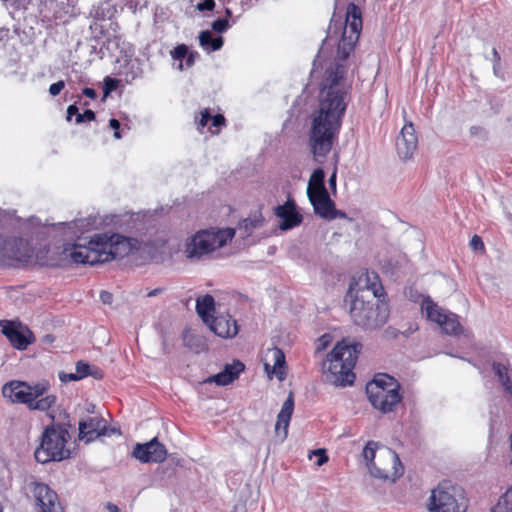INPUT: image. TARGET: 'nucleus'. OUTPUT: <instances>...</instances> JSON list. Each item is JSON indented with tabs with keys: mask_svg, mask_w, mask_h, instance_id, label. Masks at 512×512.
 I'll return each instance as SVG.
<instances>
[{
	"mask_svg": "<svg viewBox=\"0 0 512 512\" xmlns=\"http://www.w3.org/2000/svg\"><path fill=\"white\" fill-rule=\"evenodd\" d=\"M359 35L327 34L313 62L312 76L316 73L320 54L336 46V57L326 64L319 83L318 108L310 116L308 144L316 161L326 158L338 139L353 83V71H350L347 58Z\"/></svg>",
	"mask_w": 512,
	"mask_h": 512,
	"instance_id": "1",
	"label": "nucleus"
},
{
	"mask_svg": "<svg viewBox=\"0 0 512 512\" xmlns=\"http://www.w3.org/2000/svg\"><path fill=\"white\" fill-rule=\"evenodd\" d=\"M361 348L360 343L348 344L345 341L337 343L323 364L324 369L327 370L326 380L335 386L352 385L355 379L353 368Z\"/></svg>",
	"mask_w": 512,
	"mask_h": 512,
	"instance_id": "2",
	"label": "nucleus"
},
{
	"mask_svg": "<svg viewBox=\"0 0 512 512\" xmlns=\"http://www.w3.org/2000/svg\"><path fill=\"white\" fill-rule=\"evenodd\" d=\"M50 385L47 381L29 384L13 380L3 385L2 395L12 403L25 404L30 410L48 411L57 401L53 394H47Z\"/></svg>",
	"mask_w": 512,
	"mask_h": 512,
	"instance_id": "3",
	"label": "nucleus"
},
{
	"mask_svg": "<svg viewBox=\"0 0 512 512\" xmlns=\"http://www.w3.org/2000/svg\"><path fill=\"white\" fill-rule=\"evenodd\" d=\"M69 426L52 423L44 429L40 437V443L34 452L37 462L45 464L51 461H62L70 457L71 451L67 448L70 438Z\"/></svg>",
	"mask_w": 512,
	"mask_h": 512,
	"instance_id": "4",
	"label": "nucleus"
},
{
	"mask_svg": "<svg viewBox=\"0 0 512 512\" xmlns=\"http://www.w3.org/2000/svg\"><path fill=\"white\" fill-rule=\"evenodd\" d=\"M350 316L354 324L365 329H377L384 325L389 317L388 306L379 298L356 293L350 307Z\"/></svg>",
	"mask_w": 512,
	"mask_h": 512,
	"instance_id": "5",
	"label": "nucleus"
},
{
	"mask_svg": "<svg viewBox=\"0 0 512 512\" xmlns=\"http://www.w3.org/2000/svg\"><path fill=\"white\" fill-rule=\"evenodd\" d=\"M400 388L394 377L380 373L366 384V394L372 407L386 414L393 412L402 401Z\"/></svg>",
	"mask_w": 512,
	"mask_h": 512,
	"instance_id": "6",
	"label": "nucleus"
},
{
	"mask_svg": "<svg viewBox=\"0 0 512 512\" xmlns=\"http://www.w3.org/2000/svg\"><path fill=\"white\" fill-rule=\"evenodd\" d=\"M234 235L235 230L230 228L200 230L186 241L184 254L192 262L200 261L225 246Z\"/></svg>",
	"mask_w": 512,
	"mask_h": 512,
	"instance_id": "7",
	"label": "nucleus"
},
{
	"mask_svg": "<svg viewBox=\"0 0 512 512\" xmlns=\"http://www.w3.org/2000/svg\"><path fill=\"white\" fill-rule=\"evenodd\" d=\"M467 500L461 487L443 481L435 487L428 499L429 512H466Z\"/></svg>",
	"mask_w": 512,
	"mask_h": 512,
	"instance_id": "8",
	"label": "nucleus"
},
{
	"mask_svg": "<svg viewBox=\"0 0 512 512\" xmlns=\"http://www.w3.org/2000/svg\"><path fill=\"white\" fill-rule=\"evenodd\" d=\"M97 239L104 263L128 256L141 248V242L138 239L117 233H100L97 234Z\"/></svg>",
	"mask_w": 512,
	"mask_h": 512,
	"instance_id": "9",
	"label": "nucleus"
},
{
	"mask_svg": "<svg viewBox=\"0 0 512 512\" xmlns=\"http://www.w3.org/2000/svg\"><path fill=\"white\" fill-rule=\"evenodd\" d=\"M372 477L395 482L404 473L403 465L398 454L387 447L378 451L376 463L369 465Z\"/></svg>",
	"mask_w": 512,
	"mask_h": 512,
	"instance_id": "10",
	"label": "nucleus"
},
{
	"mask_svg": "<svg viewBox=\"0 0 512 512\" xmlns=\"http://www.w3.org/2000/svg\"><path fill=\"white\" fill-rule=\"evenodd\" d=\"M421 311L429 321L437 323L448 335H458L462 330L458 316L440 307L428 295L422 296Z\"/></svg>",
	"mask_w": 512,
	"mask_h": 512,
	"instance_id": "11",
	"label": "nucleus"
},
{
	"mask_svg": "<svg viewBox=\"0 0 512 512\" xmlns=\"http://www.w3.org/2000/svg\"><path fill=\"white\" fill-rule=\"evenodd\" d=\"M0 327L10 344L18 350H25L34 341L33 333L21 322L0 320Z\"/></svg>",
	"mask_w": 512,
	"mask_h": 512,
	"instance_id": "12",
	"label": "nucleus"
},
{
	"mask_svg": "<svg viewBox=\"0 0 512 512\" xmlns=\"http://www.w3.org/2000/svg\"><path fill=\"white\" fill-rule=\"evenodd\" d=\"M97 239V234L94 235L87 245L75 244L70 252V258L74 263L77 264H88V265H96L103 264L104 260L102 257V252Z\"/></svg>",
	"mask_w": 512,
	"mask_h": 512,
	"instance_id": "13",
	"label": "nucleus"
},
{
	"mask_svg": "<svg viewBox=\"0 0 512 512\" xmlns=\"http://www.w3.org/2000/svg\"><path fill=\"white\" fill-rule=\"evenodd\" d=\"M132 456L141 463H161L167 457V450L157 438L146 443H137L132 451Z\"/></svg>",
	"mask_w": 512,
	"mask_h": 512,
	"instance_id": "14",
	"label": "nucleus"
},
{
	"mask_svg": "<svg viewBox=\"0 0 512 512\" xmlns=\"http://www.w3.org/2000/svg\"><path fill=\"white\" fill-rule=\"evenodd\" d=\"M274 214L280 219L279 229L282 231L291 230L299 226L303 221V217L297 210L295 201L290 197L284 204L274 208Z\"/></svg>",
	"mask_w": 512,
	"mask_h": 512,
	"instance_id": "15",
	"label": "nucleus"
},
{
	"mask_svg": "<svg viewBox=\"0 0 512 512\" xmlns=\"http://www.w3.org/2000/svg\"><path fill=\"white\" fill-rule=\"evenodd\" d=\"M418 147V139L412 123L405 124L396 139V151L402 160L413 157Z\"/></svg>",
	"mask_w": 512,
	"mask_h": 512,
	"instance_id": "16",
	"label": "nucleus"
},
{
	"mask_svg": "<svg viewBox=\"0 0 512 512\" xmlns=\"http://www.w3.org/2000/svg\"><path fill=\"white\" fill-rule=\"evenodd\" d=\"M103 224V220L95 215H89L85 218H78L70 222H60L54 224V227H64V235L69 238L77 236L78 233L83 234L92 229H96Z\"/></svg>",
	"mask_w": 512,
	"mask_h": 512,
	"instance_id": "17",
	"label": "nucleus"
},
{
	"mask_svg": "<svg viewBox=\"0 0 512 512\" xmlns=\"http://www.w3.org/2000/svg\"><path fill=\"white\" fill-rule=\"evenodd\" d=\"M101 435H110L104 419L93 417L79 422V438L81 440L91 442Z\"/></svg>",
	"mask_w": 512,
	"mask_h": 512,
	"instance_id": "18",
	"label": "nucleus"
},
{
	"mask_svg": "<svg viewBox=\"0 0 512 512\" xmlns=\"http://www.w3.org/2000/svg\"><path fill=\"white\" fill-rule=\"evenodd\" d=\"M33 494L41 508V512H59V507L57 506L58 496L48 485L37 483Z\"/></svg>",
	"mask_w": 512,
	"mask_h": 512,
	"instance_id": "19",
	"label": "nucleus"
},
{
	"mask_svg": "<svg viewBox=\"0 0 512 512\" xmlns=\"http://www.w3.org/2000/svg\"><path fill=\"white\" fill-rule=\"evenodd\" d=\"M244 369L245 365L241 361L234 360L232 363L226 364L221 372L208 377L204 383H215L218 386H226L236 380Z\"/></svg>",
	"mask_w": 512,
	"mask_h": 512,
	"instance_id": "20",
	"label": "nucleus"
},
{
	"mask_svg": "<svg viewBox=\"0 0 512 512\" xmlns=\"http://www.w3.org/2000/svg\"><path fill=\"white\" fill-rule=\"evenodd\" d=\"M207 325L214 334L222 338H232L238 333L236 320L228 315L213 317Z\"/></svg>",
	"mask_w": 512,
	"mask_h": 512,
	"instance_id": "21",
	"label": "nucleus"
},
{
	"mask_svg": "<svg viewBox=\"0 0 512 512\" xmlns=\"http://www.w3.org/2000/svg\"><path fill=\"white\" fill-rule=\"evenodd\" d=\"M364 293V295L372 296V298H380L384 294L383 286L380 283L379 276L375 272H366L364 277L359 279V289L356 293Z\"/></svg>",
	"mask_w": 512,
	"mask_h": 512,
	"instance_id": "22",
	"label": "nucleus"
},
{
	"mask_svg": "<svg viewBox=\"0 0 512 512\" xmlns=\"http://www.w3.org/2000/svg\"><path fill=\"white\" fill-rule=\"evenodd\" d=\"M308 198L313 206L315 214L328 220L335 207V203L330 198L328 191L309 195Z\"/></svg>",
	"mask_w": 512,
	"mask_h": 512,
	"instance_id": "23",
	"label": "nucleus"
},
{
	"mask_svg": "<svg viewBox=\"0 0 512 512\" xmlns=\"http://www.w3.org/2000/svg\"><path fill=\"white\" fill-rule=\"evenodd\" d=\"M294 410V399L293 394L290 393L285 402L282 405V408L277 416V422L275 425V431L278 435H280L282 430V437L286 438L288 434V427L291 420V416Z\"/></svg>",
	"mask_w": 512,
	"mask_h": 512,
	"instance_id": "24",
	"label": "nucleus"
},
{
	"mask_svg": "<svg viewBox=\"0 0 512 512\" xmlns=\"http://www.w3.org/2000/svg\"><path fill=\"white\" fill-rule=\"evenodd\" d=\"M110 9L105 12L104 7H97L91 12L94 17L93 23L90 25V29L99 30V32H108L110 30L115 31L117 24L112 21Z\"/></svg>",
	"mask_w": 512,
	"mask_h": 512,
	"instance_id": "25",
	"label": "nucleus"
},
{
	"mask_svg": "<svg viewBox=\"0 0 512 512\" xmlns=\"http://www.w3.org/2000/svg\"><path fill=\"white\" fill-rule=\"evenodd\" d=\"M215 310L214 298L206 294L203 297H199L196 300V312L200 318L207 324L213 317L211 313Z\"/></svg>",
	"mask_w": 512,
	"mask_h": 512,
	"instance_id": "26",
	"label": "nucleus"
},
{
	"mask_svg": "<svg viewBox=\"0 0 512 512\" xmlns=\"http://www.w3.org/2000/svg\"><path fill=\"white\" fill-rule=\"evenodd\" d=\"M492 369L507 394V400L510 401L512 399V381L510 380L508 368L500 362H494Z\"/></svg>",
	"mask_w": 512,
	"mask_h": 512,
	"instance_id": "27",
	"label": "nucleus"
},
{
	"mask_svg": "<svg viewBox=\"0 0 512 512\" xmlns=\"http://www.w3.org/2000/svg\"><path fill=\"white\" fill-rule=\"evenodd\" d=\"M326 191L325 172L322 168H317L313 171L308 181L307 195H314Z\"/></svg>",
	"mask_w": 512,
	"mask_h": 512,
	"instance_id": "28",
	"label": "nucleus"
},
{
	"mask_svg": "<svg viewBox=\"0 0 512 512\" xmlns=\"http://www.w3.org/2000/svg\"><path fill=\"white\" fill-rule=\"evenodd\" d=\"M264 218L261 213L254 214L243 221H241L238 225V232L242 237H247L251 235L252 231L256 228H260L263 225Z\"/></svg>",
	"mask_w": 512,
	"mask_h": 512,
	"instance_id": "29",
	"label": "nucleus"
},
{
	"mask_svg": "<svg viewBox=\"0 0 512 512\" xmlns=\"http://www.w3.org/2000/svg\"><path fill=\"white\" fill-rule=\"evenodd\" d=\"M199 43L208 53L219 50L223 46L221 34H199Z\"/></svg>",
	"mask_w": 512,
	"mask_h": 512,
	"instance_id": "30",
	"label": "nucleus"
},
{
	"mask_svg": "<svg viewBox=\"0 0 512 512\" xmlns=\"http://www.w3.org/2000/svg\"><path fill=\"white\" fill-rule=\"evenodd\" d=\"M347 26L350 28L351 32L362 31L361 10L355 4H350L347 8L346 27Z\"/></svg>",
	"mask_w": 512,
	"mask_h": 512,
	"instance_id": "31",
	"label": "nucleus"
},
{
	"mask_svg": "<svg viewBox=\"0 0 512 512\" xmlns=\"http://www.w3.org/2000/svg\"><path fill=\"white\" fill-rule=\"evenodd\" d=\"M271 356L273 359V373L276 375L279 381H283L285 379L286 373L284 370L285 365V355L279 348H273L271 351Z\"/></svg>",
	"mask_w": 512,
	"mask_h": 512,
	"instance_id": "32",
	"label": "nucleus"
},
{
	"mask_svg": "<svg viewBox=\"0 0 512 512\" xmlns=\"http://www.w3.org/2000/svg\"><path fill=\"white\" fill-rule=\"evenodd\" d=\"M380 448L378 442L375 441H369L364 447L362 455L368 468L370 464L376 463L375 459H377Z\"/></svg>",
	"mask_w": 512,
	"mask_h": 512,
	"instance_id": "33",
	"label": "nucleus"
},
{
	"mask_svg": "<svg viewBox=\"0 0 512 512\" xmlns=\"http://www.w3.org/2000/svg\"><path fill=\"white\" fill-rule=\"evenodd\" d=\"M493 512H512V487L500 497Z\"/></svg>",
	"mask_w": 512,
	"mask_h": 512,
	"instance_id": "34",
	"label": "nucleus"
},
{
	"mask_svg": "<svg viewBox=\"0 0 512 512\" xmlns=\"http://www.w3.org/2000/svg\"><path fill=\"white\" fill-rule=\"evenodd\" d=\"M189 51L188 47L184 44L178 45L171 51V56L174 61H178L176 68L180 71L184 69V60L187 57Z\"/></svg>",
	"mask_w": 512,
	"mask_h": 512,
	"instance_id": "35",
	"label": "nucleus"
},
{
	"mask_svg": "<svg viewBox=\"0 0 512 512\" xmlns=\"http://www.w3.org/2000/svg\"><path fill=\"white\" fill-rule=\"evenodd\" d=\"M75 373H76L78 379L81 380L90 375L91 366L87 362L78 361L76 363V372Z\"/></svg>",
	"mask_w": 512,
	"mask_h": 512,
	"instance_id": "36",
	"label": "nucleus"
},
{
	"mask_svg": "<svg viewBox=\"0 0 512 512\" xmlns=\"http://www.w3.org/2000/svg\"><path fill=\"white\" fill-rule=\"evenodd\" d=\"M118 83H119V81L117 79L107 76L104 79V87H103L104 96L105 97L108 96L113 90H115L118 87Z\"/></svg>",
	"mask_w": 512,
	"mask_h": 512,
	"instance_id": "37",
	"label": "nucleus"
},
{
	"mask_svg": "<svg viewBox=\"0 0 512 512\" xmlns=\"http://www.w3.org/2000/svg\"><path fill=\"white\" fill-rule=\"evenodd\" d=\"M211 127L209 128L212 133H218V130L221 126L225 124V118L221 114H217L214 116H211Z\"/></svg>",
	"mask_w": 512,
	"mask_h": 512,
	"instance_id": "38",
	"label": "nucleus"
},
{
	"mask_svg": "<svg viewBox=\"0 0 512 512\" xmlns=\"http://www.w3.org/2000/svg\"><path fill=\"white\" fill-rule=\"evenodd\" d=\"M95 118L96 114L94 113V111L86 109L83 113L77 115V117L75 118V122L77 124H82L87 121H94Z\"/></svg>",
	"mask_w": 512,
	"mask_h": 512,
	"instance_id": "39",
	"label": "nucleus"
},
{
	"mask_svg": "<svg viewBox=\"0 0 512 512\" xmlns=\"http://www.w3.org/2000/svg\"><path fill=\"white\" fill-rule=\"evenodd\" d=\"M211 114L208 109H205L200 112V117L196 118V123L198 125V129L207 126L211 120Z\"/></svg>",
	"mask_w": 512,
	"mask_h": 512,
	"instance_id": "40",
	"label": "nucleus"
},
{
	"mask_svg": "<svg viewBox=\"0 0 512 512\" xmlns=\"http://www.w3.org/2000/svg\"><path fill=\"white\" fill-rule=\"evenodd\" d=\"M211 26L213 32H224L226 29H228L229 24L226 18H218L212 22Z\"/></svg>",
	"mask_w": 512,
	"mask_h": 512,
	"instance_id": "41",
	"label": "nucleus"
},
{
	"mask_svg": "<svg viewBox=\"0 0 512 512\" xmlns=\"http://www.w3.org/2000/svg\"><path fill=\"white\" fill-rule=\"evenodd\" d=\"M469 246L474 251H484L485 246L482 238L478 235H474L469 242Z\"/></svg>",
	"mask_w": 512,
	"mask_h": 512,
	"instance_id": "42",
	"label": "nucleus"
},
{
	"mask_svg": "<svg viewBox=\"0 0 512 512\" xmlns=\"http://www.w3.org/2000/svg\"><path fill=\"white\" fill-rule=\"evenodd\" d=\"M65 82L63 80H60L56 83H53L49 87V93L51 96L55 97L60 94V92L64 89Z\"/></svg>",
	"mask_w": 512,
	"mask_h": 512,
	"instance_id": "43",
	"label": "nucleus"
},
{
	"mask_svg": "<svg viewBox=\"0 0 512 512\" xmlns=\"http://www.w3.org/2000/svg\"><path fill=\"white\" fill-rule=\"evenodd\" d=\"M313 454H315L318 457V459L316 461L317 466H322L323 464H325L328 461V456L326 455V452L324 449L315 450V451H313Z\"/></svg>",
	"mask_w": 512,
	"mask_h": 512,
	"instance_id": "44",
	"label": "nucleus"
},
{
	"mask_svg": "<svg viewBox=\"0 0 512 512\" xmlns=\"http://www.w3.org/2000/svg\"><path fill=\"white\" fill-rule=\"evenodd\" d=\"M214 5V0H201L199 3H197L196 8L200 11H210L214 8Z\"/></svg>",
	"mask_w": 512,
	"mask_h": 512,
	"instance_id": "45",
	"label": "nucleus"
},
{
	"mask_svg": "<svg viewBox=\"0 0 512 512\" xmlns=\"http://www.w3.org/2000/svg\"><path fill=\"white\" fill-rule=\"evenodd\" d=\"M109 126L111 129L114 130V137L116 139H120L121 138V133H120L121 124H120L119 120H117L115 118L110 119Z\"/></svg>",
	"mask_w": 512,
	"mask_h": 512,
	"instance_id": "46",
	"label": "nucleus"
},
{
	"mask_svg": "<svg viewBox=\"0 0 512 512\" xmlns=\"http://www.w3.org/2000/svg\"><path fill=\"white\" fill-rule=\"evenodd\" d=\"M59 379L63 383L79 380L76 373H65V372L59 373Z\"/></svg>",
	"mask_w": 512,
	"mask_h": 512,
	"instance_id": "47",
	"label": "nucleus"
},
{
	"mask_svg": "<svg viewBox=\"0 0 512 512\" xmlns=\"http://www.w3.org/2000/svg\"><path fill=\"white\" fill-rule=\"evenodd\" d=\"M470 135L471 136H475V137H479V138H483L486 136V132L485 130L480 127V126H472L470 128Z\"/></svg>",
	"mask_w": 512,
	"mask_h": 512,
	"instance_id": "48",
	"label": "nucleus"
},
{
	"mask_svg": "<svg viewBox=\"0 0 512 512\" xmlns=\"http://www.w3.org/2000/svg\"><path fill=\"white\" fill-rule=\"evenodd\" d=\"M80 114L79 113V109L77 107V104H72V105H69L68 108H67V121H70L72 119L73 116H76Z\"/></svg>",
	"mask_w": 512,
	"mask_h": 512,
	"instance_id": "49",
	"label": "nucleus"
},
{
	"mask_svg": "<svg viewBox=\"0 0 512 512\" xmlns=\"http://www.w3.org/2000/svg\"><path fill=\"white\" fill-rule=\"evenodd\" d=\"M337 218H340V219H347V214L342 211V210H338L336 209V207H334L331 215L329 216L328 220H334V219H337Z\"/></svg>",
	"mask_w": 512,
	"mask_h": 512,
	"instance_id": "50",
	"label": "nucleus"
},
{
	"mask_svg": "<svg viewBox=\"0 0 512 512\" xmlns=\"http://www.w3.org/2000/svg\"><path fill=\"white\" fill-rule=\"evenodd\" d=\"M100 299L104 304H111L113 301V295L108 291H102L100 293Z\"/></svg>",
	"mask_w": 512,
	"mask_h": 512,
	"instance_id": "51",
	"label": "nucleus"
},
{
	"mask_svg": "<svg viewBox=\"0 0 512 512\" xmlns=\"http://www.w3.org/2000/svg\"><path fill=\"white\" fill-rule=\"evenodd\" d=\"M331 342V336L329 334H324L319 338V344L321 348H326Z\"/></svg>",
	"mask_w": 512,
	"mask_h": 512,
	"instance_id": "52",
	"label": "nucleus"
},
{
	"mask_svg": "<svg viewBox=\"0 0 512 512\" xmlns=\"http://www.w3.org/2000/svg\"><path fill=\"white\" fill-rule=\"evenodd\" d=\"M82 94L90 99H95L97 97V93L93 88L86 87L82 90Z\"/></svg>",
	"mask_w": 512,
	"mask_h": 512,
	"instance_id": "53",
	"label": "nucleus"
},
{
	"mask_svg": "<svg viewBox=\"0 0 512 512\" xmlns=\"http://www.w3.org/2000/svg\"><path fill=\"white\" fill-rule=\"evenodd\" d=\"M89 376H92L94 377L95 379H102L103 378V372L95 367V366H91V373Z\"/></svg>",
	"mask_w": 512,
	"mask_h": 512,
	"instance_id": "54",
	"label": "nucleus"
},
{
	"mask_svg": "<svg viewBox=\"0 0 512 512\" xmlns=\"http://www.w3.org/2000/svg\"><path fill=\"white\" fill-rule=\"evenodd\" d=\"M195 61V56L193 53H188L187 57L184 60V68H190Z\"/></svg>",
	"mask_w": 512,
	"mask_h": 512,
	"instance_id": "55",
	"label": "nucleus"
},
{
	"mask_svg": "<svg viewBox=\"0 0 512 512\" xmlns=\"http://www.w3.org/2000/svg\"><path fill=\"white\" fill-rule=\"evenodd\" d=\"M336 178H337V169L335 168L331 176L329 177L328 183L329 186L335 191L336 190Z\"/></svg>",
	"mask_w": 512,
	"mask_h": 512,
	"instance_id": "56",
	"label": "nucleus"
},
{
	"mask_svg": "<svg viewBox=\"0 0 512 512\" xmlns=\"http://www.w3.org/2000/svg\"><path fill=\"white\" fill-rule=\"evenodd\" d=\"M162 292V289L161 288H156L154 290H151L147 296L148 297H154V296H157L158 294H160Z\"/></svg>",
	"mask_w": 512,
	"mask_h": 512,
	"instance_id": "57",
	"label": "nucleus"
},
{
	"mask_svg": "<svg viewBox=\"0 0 512 512\" xmlns=\"http://www.w3.org/2000/svg\"><path fill=\"white\" fill-rule=\"evenodd\" d=\"M493 62L500 63V55L495 48H493Z\"/></svg>",
	"mask_w": 512,
	"mask_h": 512,
	"instance_id": "58",
	"label": "nucleus"
},
{
	"mask_svg": "<svg viewBox=\"0 0 512 512\" xmlns=\"http://www.w3.org/2000/svg\"><path fill=\"white\" fill-rule=\"evenodd\" d=\"M499 66H500V63L493 62V70H494L495 75H498Z\"/></svg>",
	"mask_w": 512,
	"mask_h": 512,
	"instance_id": "59",
	"label": "nucleus"
},
{
	"mask_svg": "<svg viewBox=\"0 0 512 512\" xmlns=\"http://www.w3.org/2000/svg\"><path fill=\"white\" fill-rule=\"evenodd\" d=\"M108 508H109V510H110V511H112V512H116V511H118V507H117L116 505H113V504H109V505H108Z\"/></svg>",
	"mask_w": 512,
	"mask_h": 512,
	"instance_id": "60",
	"label": "nucleus"
},
{
	"mask_svg": "<svg viewBox=\"0 0 512 512\" xmlns=\"http://www.w3.org/2000/svg\"><path fill=\"white\" fill-rule=\"evenodd\" d=\"M265 369L268 371V369H269V364L265 363Z\"/></svg>",
	"mask_w": 512,
	"mask_h": 512,
	"instance_id": "61",
	"label": "nucleus"
},
{
	"mask_svg": "<svg viewBox=\"0 0 512 512\" xmlns=\"http://www.w3.org/2000/svg\"><path fill=\"white\" fill-rule=\"evenodd\" d=\"M50 338L52 339L50 335H47V341H50Z\"/></svg>",
	"mask_w": 512,
	"mask_h": 512,
	"instance_id": "62",
	"label": "nucleus"
},
{
	"mask_svg": "<svg viewBox=\"0 0 512 512\" xmlns=\"http://www.w3.org/2000/svg\"><path fill=\"white\" fill-rule=\"evenodd\" d=\"M50 338L52 339L50 335H47V341H50Z\"/></svg>",
	"mask_w": 512,
	"mask_h": 512,
	"instance_id": "63",
	"label": "nucleus"
},
{
	"mask_svg": "<svg viewBox=\"0 0 512 512\" xmlns=\"http://www.w3.org/2000/svg\"><path fill=\"white\" fill-rule=\"evenodd\" d=\"M83 105H84V106H88V105H89V103L86 101V102H84V103H83Z\"/></svg>",
	"mask_w": 512,
	"mask_h": 512,
	"instance_id": "64",
	"label": "nucleus"
}]
</instances>
